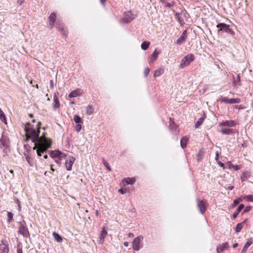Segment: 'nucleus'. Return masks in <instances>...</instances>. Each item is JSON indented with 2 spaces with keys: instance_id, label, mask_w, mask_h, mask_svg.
<instances>
[{
  "instance_id": "obj_20",
  "label": "nucleus",
  "mask_w": 253,
  "mask_h": 253,
  "mask_svg": "<svg viewBox=\"0 0 253 253\" xmlns=\"http://www.w3.org/2000/svg\"><path fill=\"white\" fill-rule=\"evenodd\" d=\"M54 104H53V108L55 109H57L60 107V103L56 95L54 96L53 97Z\"/></svg>"
},
{
  "instance_id": "obj_1",
  "label": "nucleus",
  "mask_w": 253,
  "mask_h": 253,
  "mask_svg": "<svg viewBox=\"0 0 253 253\" xmlns=\"http://www.w3.org/2000/svg\"><path fill=\"white\" fill-rule=\"evenodd\" d=\"M40 124V122H38L37 126V127L34 128L31 126L29 123H28L24 128L26 136L25 141H27L29 139H32V142L35 144L33 149H37V154L39 156L42 155V153L45 152L50 147L51 145L50 140L46 138L44 135L39 137V125Z\"/></svg>"
},
{
  "instance_id": "obj_40",
  "label": "nucleus",
  "mask_w": 253,
  "mask_h": 253,
  "mask_svg": "<svg viewBox=\"0 0 253 253\" xmlns=\"http://www.w3.org/2000/svg\"><path fill=\"white\" fill-rule=\"evenodd\" d=\"M16 203L17 204V205L18 206L19 211H20L21 207V205H20V202L19 200L18 199H16Z\"/></svg>"
},
{
  "instance_id": "obj_30",
  "label": "nucleus",
  "mask_w": 253,
  "mask_h": 253,
  "mask_svg": "<svg viewBox=\"0 0 253 253\" xmlns=\"http://www.w3.org/2000/svg\"><path fill=\"white\" fill-rule=\"evenodd\" d=\"M244 199L248 202H253V195H249L244 197Z\"/></svg>"
},
{
  "instance_id": "obj_28",
  "label": "nucleus",
  "mask_w": 253,
  "mask_h": 253,
  "mask_svg": "<svg viewBox=\"0 0 253 253\" xmlns=\"http://www.w3.org/2000/svg\"><path fill=\"white\" fill-rule=\"evenodd\" d=\"M220 132L223 134H229L233 132V130L229 128H224L221 129Z\"/></svg>"
},
{
  "instance_id": "obj_53",
  "label": "nucleus",
  "mask_w": 253,
  "mask_h": 253,
  "mask_svg": "<svg viewBox=\"0 0 253 253\" xmlns=\"http://www.w3.org/2000/svg\"><path fill=\"white\" fill-rule=\"evenodd\" d=\"M219 165H220L221 167H223L224 165H223V163H220V164H219Z\"/></svg>"
},
{
  "instance_id": "obj_43",
  "label": "nucleus",
  "mask_w": 253,
  "mask_h": 253,
  "mask_svg": "<svg viewBox=\"0 0 253 253\" xmlns=\"http://www.w3.org/2000/svg\"><path fill=\"white\" fill-rule=\"evenodd\" d=\"M54 86L53 81V80H50V86L51 88H53Z\"/></svg>"
},
{
  "instance_id": "obj_44",
  "label": "nucleus",
  "mask_w": 253,
  "mask_h": 253,
  "mask_svg": "<svg viewBox=\"0 0 253 253\" xmlns=\"http://www.w3.org/2000/svg\"><path fill=\"white\" fill-rule=\"evenodd\" d=\"M239 214V213H238L237 212H235V213H234L233 214V218H236L238 215V214Z\"/></svg>"
},
{
  "instance_id": "obj_58",
  "label": "nucleus",
  "mask_w": 253,
  "mask_h": 253,
  "mask_svg": "<svg viewBox=\"0 0 253 253\" xmlns=\"http://www.w3.org/2000/svg\"><path fill=\"white\" fill-rule=\"evenodd\" d=\"M10 172L11 173H13V171L12 170H10Z\"/></svg>"
},
{
  "instance_id": "obj_2",
  "label": "nucleus",
  "mask_w": 253,
  "mask_h": 253,
  "mask_svg": "<svg viewBox=\"0 0 253 253\" xmlns=\"http://www.w3.org/2000/svg\"><path fill=\"white\" fill-rule=\"evenodd\" d=\"M194 60L193 55L190 54L185 56L181 60L180 64V68H183L188 66L192 61Z\"/></svg>"
},
{
  "instance_id": "obj_50",
  "label": "nucleus",
  "mask_w": 253,
  "mask_h": 253,
  "mask_svg": "<svg viewBox=\"0 0 253 253\" xmlns=\"http://www.w3.org/2000/svg\"><path fill=\"white\" fill-rule=\"evenodd\" d=\"M234 187L233 186H230L228 187V189L231 190L233 189Z\"/></svg>"
},
{
  "instance_id": "obj_29",
  "label": "nucleus",
  "mask_w": 253,
  "mask_h": 253,
  "mask_svg": "<svg viewBox=\"0 0 253 253\" xmlns=\"http://www.w3.org/2000/svg\"><path fill=\"white\" fill-rule=\"evenodd\" d=\"M60 155V152L59 151H52L50 153V156L53 158H57Z\"/></svg>"
},
{
  "instance_id": "obj_9",
  "label": "nucleus",
  "mask_w": 253,
  "mask_h": 253,
  "mask_svg": "<svg viewBox=\"0 0 253 253\" xmlns=\"http://www.w3.org/2000/svg\"><path fill=\"white\" fill-rule=\"evenodd\" d=\"M197 207L202 214H204L206 211V203L203 201L197 199Z\"/></svg>"
},
{
  "instance_id": "obj_15",
  "label": "nucleus",
  "mask_w": 253,
  "mask_h": 253,
  "mask_svg": "<svg viewBox=\"0 0 253 253\" xmlns=\"http://www.w3.org/2000/svg\"><path fill=\"white\" fill-rule=\"evenodd\" d=\"M186 34L187 31L186 30L184 31L180 37L177 40L176 44H181L185 42L186 38Z\"/></svg>"
},
{
  "instance_id": "obj_23",
  "label": "nucleus",
  "mask_w": 253,
  "mask_h": 253,
  "mask_svg": "<svg viewBox=\"0 0 253 253\" xmlns=\"http://www.w3.org/2000/svg\"><path fill=\"white\" fill-rule=\"evenodd\" d=\"M188 138L186 136H184L180 140V145L181 147L184 149L186 147Z\"/></svg>"
},
{
  "instance_id": "obj_45",
  "label": "nucleus",
  "mask_w": 253,
  "mask_h": 253,
  "mask_svg": "<svg viewBox=\"0 0 253 253\" xmlns=\"http://www.w3.org/2000/svg\"><path fill=\"white\" fill-rule=\"evenodd\" d=\"M106 0H100V2L101 3V4H102L103 5H104L105 4V3L106 2Z\"/></svg>"
},
{
  "instance_id": "obj_41",
  "label": "nucleus",
  "mask_w": 253,
  "mask_h": 253,
  "mask_svg": "<svg viewBox=\"0 0 253 253\" xmlns=\"http://www.w3.org/2000/svg\"><path fill=\"white\" fill-rule=\"evenodd\" d=\"M26 160H27V161L28 163H29L31 166H33L32 162V161H31V160L30 158H29V157H27L26 158Z\"/></svg>"
},
{
  "instance_id": "obj_6",
  "label": "nucleus",
  "mask_w": 253,
  "mask_h": 253,
  "mask_svg": "<svg viewBox=\"0 0 253 253\" xmlns=\"http://www.w3.org/2000/svg\"><path fill=\"white\" fill-rule=\"evenodd\" d=\"M219 100L221 102H224L227 104H235L238 103L240 101L239 98H228L227 97L221 98Z\"/></svg>"
},
{
  "instance_id": "obj_62",
  "label": "nucleus",
  "mask_w": 253,
  "mask_h": 253,
  "mask_svg": "<svg viewBox=\"0 0 253 253\" xmlns=\"http://www.w3.org/2000/svg\"><path fill=\"white\" fill-rule=\"evenodd\" d=\"M51 170L54 171V169L52 168L51 169Z\"/></svg>"
},
{
  "instance_id": "obj_36",
  "label": "nucleus",
  "mask_w": 253,
  "mask_h": 253,
  "mask_svg": "<svg viewBox=\"0 0 253 253\" xmlns=\"http://www.w3.org/2000/svg\"><path fill=\"white\" fill-rule=\"evenodd\" d=\"M242 199L241 198H239V199L234 201L233 206H235L236 205L238 204L240 202H242Z\"/></svg>"
},
{
  "instance_id": "obj_47",
  "label": "nucleus",
  "mask_w": 253,
  "mask_h": 253,
  "mask_svg": "<svg viewBox=\"0 0 253 253\" xmlns=\"http://www.w3.org/2000/svg\"><path fill=\"white\" fill-rule=\"evenodd\" d=\"M62 34H63L65 36H66H66H67V32H66V31H64L63 30V33H62Z\"/></svg>"
},
{
  "instance_id": "obj_34",
  "label": "nucleus",
  "mask_w": 253,
  "mask_h": 253,
  "mask_svg": "<svg viewBox=\"0 0 253 253\" xmlns=\"http://www.w3.org/2000/svg\"><path fill=\"white\" fill-rule=\"evenodd\" d=\"M82 129V126L80 124H77L75 127V129L77 132H80Z\"/></svg>"
},
{
  "instance_id": "obj_54",
  "label": "nucleus",
  "mask_w": 253,
  "mask_h": 253,
  "mask_svg": "<svg viewBox=\"0 0 253 253\" xmlns=\"http://www.w3.org/2000/svg\"><path fill=\"white\" fill-rule=\"evenodd\" d=\"M95 214H96V215H98V211H95Z\"/></svg>"
},
{
  "instance_id": "obj_12",
  "label": "nucleus",
  "mask_w": 253,
  "mask_h": 253,
  "mask_svg": "<svg viewBox=\"0 0 253 253\" xmlns=\"http://www.w3.org/2000/svg\"><path fill=\"white\" fill-rule=\"evenodd\" d=\"M216 27L220 28V31L223 30L224 32L228 33L231 32V29L229 28V26L225 23H219L217 25Z\"/></svg>"
},
{
  "instance_id": "obj_38",
  "label": "nucleus",
  "mask_w": 253,
  "mask_h": 253,
  "mask_svg": "<svg viewBox=\"0 0 253 253\" xmlns=\"http://www.w3.org/2000/svg\"><path fill=\"white\" fill-rule=\"evenodd\" d=\"M150 72V69L149 68H146L144 69V74L145 77H147Z\"/></svg>"
},
{
  "instance_id": "obj_21",
  "label": "nucleus",
  "mask_w": 253,
  "mask_h": 253,
  "mask_svg": "<svg viewBox=\"0 0 253 253\" xmlns=\"http://www.w3.org/2000/svg\"><path fill=\"white\" fill-rule=\"evenodd\" d=\"M52 235L54 238V239L58 243H61L63 241V239L57 233L54 232L52 233Z\"/></svg>"
},
{
  "instance_id": "obj_24",
  "label": "nucleus",
  "mask_w": 253,
  "mask_h": 253,
  "mask_svg": "<svg viewBox=\"0 0 253 253\" xmlns=\"http://www.w3.org/2000/svg\"><path fill=\"white\" fill-rule=\"evenodd\" d=\"M247 219H245L243 222L237 224L236 227V231L237 232H239L241 231L243 227L244 224L247 221Z\"/></svg>"
},
{
  "instance_id": "obj_10",
  "label": "nucleus",
  "mask_w": 253,
  "mask_h": 253,
  "mask_svg": "<svg viewBox=\"0 0 253 253\" xmlns=\"http://www.w3.org/2000/svg\"><path fill=\"white\" fill-rule=\"evenodd\" d=\"M135 182V179L134 177H127L124 178L121 184L123 186H126L127 184H133Z\"/></svg>"
},
{
  "instance_id": "obj_5",
  "label": "nucleus",
  "mask_w": 253,
  "mask_h": 253,
  "mask_svg": "<svg viewBox=\"0 0 253 253\" xmlns=\"http://www.w3.org/2000/svg\"><path fill=\"white\" fill-rule=\"evenodd\" d=\"M18 233L25 237H28L29 236L28 228L22 223H20V225L19 227Z\"/></svg>"
},
{
  "instance_id": "obj_31",
  "label": "nucleus",
  "mask_w": 253,
  "mask_h": 253,
  "mask_svg": "<svg viewBox=\"0 0 253 253\" xmlns=\"http://www.w3.org/2000/svg\"><path fill=\"white\" fill-rule=\"evenodd\" d=\"M7 216L8 218V222L9 223L13 220V214L11 212H7Z\"/></svg>"
},
{
  "instance_id": "obj_51",
  "label": "nucleus",
  "mask_w": 253,
  "mask_h": 253,
  "mask_svg": "<svg viewBox=\"0 0 253 253\" xmlns=\"http://www.w3.org/2000/svg\"><path fill=\"white\" fill-rule=\"evenodd\" d=\"M218 158V153L216 152L215 160H217Z\"/></svg>"
},
{
  "instance_id": "obj_7",
  "label": "nucleus",
  "mask_w": 253,
  "mask_h": 253,
  "mask_svg": "<svg viewBox=\"0 0 253 253\" xmlns=\"http://www.w3.org/2000/svg\"><path fill=\"white\" fill-rule=\"evenodd\" d=\"M9 251L8 245L6 240H2L0 244V253H8Z\"/></svg>"
},
{
  "instance_id": "obj_60",
  "label": "nucleus",
  "mask_w": 253,
  "mask_h": 253,
  "mask_svg": "<svg viewBox=\"0 0 253 253\" xmlns=\"http://www.w3.org/2000/svg\"><path fill=\"white\" fill-rule=\"evenodd\" d=\"M29 116H30L31 118H32V117H33V115H32V114H29Z\"/></svg>"
},
{
  "instance_id": "obj_46",
  "label": "nucleus",
  "mask_w": 253,
  "mask_h": 253,
  "mask_svg": "<svg viewBox=\"0 0 253 253\" xmlns=\"http://www.w3.org/2000/svg\"><path fill=\"white\" fill-rule=\"evenodd\" d=\"M129 245V243L128 242H125L124 243V245L125 246V247H127Z\"/></svg>"
},
{
  "instance_id": "obj_13",
  "label": "nucleus",
  "mask_w": 253,
  "mask_h": 253,
  "mask_svg": "<svg viewBox=\"0 0 253 253\" xmlns=\"http://www.w3.org/2000/svg\"><path fill=\"white\" fill-rule=\"evenodd\" d=\"M56 20V14L54 13H52L50 15L48 20H49V26L50 29H52L54 26V22Z\"/></svg>"
},
{
  "instance_id": "obj_4",
  "label": "nucleus",
  "mask_w": 253,
  "mask_h": 253,
  "mask_svg": "<svg viewBox=\"0 0 253 253\" xmlns=\"http://www.w3.org/2000/svg\"><path fill=\"white\" fill-rule=\"evenodd\" d=\"M135 17V15L131 12L125 13L124 17L122 19V21L125 23H128L132 21Z\"/></svg>"
},
{
  "instance_id": "obj_37",
  "label": "nucleus",
  "mask_w": 253,
  "mask_h": 253,
  "mask_svg": "<svg viewBox=\"0 0 253 253\" xmlns=\"http://www.w3.org/2000/svg\"><path fill=\"white\" fill-rule=\"evenodd\" d=\"M244 208V205L243 204H240L237 210V212L239 213V212Z\"/></svg>"
},
{
  "instance_id": "obj_42",
  "label": "nucleus",
  "mask_w": 253,
  "mask_h": 253,
  "mask_svg": "<svg viewBox=\"0 0 253 253\" xmlns=\"http://www.w3.org/2000/svg\"><path fill=\"white\" fill-rule=\"evenodd\" d=\"M251 207H247L244 210V212H248V211H249L251 210Z\"/></svg>"
},
{
  "instance_id": "obj_57",
  "label": "nucleus",
  "mask_w": 253,
  "mask_h": 253,
  "mask_svg": "<svg viewBox=\"0 0 253 253\" xmlns=\"http://www.w3.org/2000/svg\"><path fill=\"white\" fill-rule=\"evenodd\" d=\"M169 127L170 129H171V128H172V125L171 123L170 124Z\"/></svg>"
},
{
  "instance_id": "obj_59",
  "label": "nucleus",
  "mask_w": 253,
  "mask_h": 253,
  "mask_svg": "<svg viewBox=\"0 0 253 253\" xmlns=\"http://www.w3.org/2000/svg\"><path fill=\"white\" fill-rule=\"evenodd\" d=\"M71 103V104H74L75 103H74V101H72V102H71V103Z\"/></svg>"
},
{
  "instance_id": "obj_11",
  "label": "nucleus",
  "mask_w": 253,
  "mask_h": 253,
  "mask_svg": "<svg viewBox=\"0 0 253 253\" xmlns=\"http://www.w3.org/2000/svg\"><path fill=\"white\" fill-rule=\"evenodd\" d=\"M107 235V231L106 228L105 227H103L99 235V240L98 241V243L99 244H102L104 242V239Z\"/></svg>"
},
{
  "instance_id": "obj_16",
  "label": "nucleus",
  "mask_w": 253,
  "mask_h": 253,
  "mask_svg": "<svg viewBox=\"0 0 253 253\" xmlns=\"http://www.w3.org/2000/svg\"><path fill=\"white\" fill-rule=\"evenodd\" d=\"M236 125V123L235 121L233 120L229 121H225L222 123H220V126H229V127H233L234 126Z\"/></svg>"
},
{
  "instance_id": "obj_22",
  "label": "nucleus",
  "mask_w": 253,
  "mask_h": 253,
  "mask_svg": "<svg viewBox=\"0 0 253 253\" xmlns=\"http://www.w3.org/2000/svg\"><path fill=\"white\" fill-rule=\"evenodd\" d=\"M80 95V93L79 92V91L78 90H74L72 91H71L69 94V98H73V97H77V96H78Z\"/></svg>"
},
{
  "instance_id": "obj_55",
  "label": "nucleus",
  "mask_w": 253,
  "mask_h": 253,
  "mask_svg": "<svg viewBox=\"0 0 253 253\" xmlns=\"http://www.w3.org/2000/svg\"><path fill=\"white\" fill-rule=\"evenodd\" d=\"M234 168H235V169H236V170H237V169H238V166H235V167H234Z\"/></svg>"
},
{
  "instance_id": "obj_63",
  "label": "nucleus",
  "mask_w": 253,
  "mask_h": 253,
  "mask_svg": "<svg viewBox=\"0 0 253 253\" xmlns=\"http://www.w3.org/2000/svg\"><path fill=\"white\" fill-rule=\"evenodd\" d=\"M30 84H32V81L30 82Z\"/></svg>"
},
{
  "instance_id": "obj_8",
  "label": "nucleus",
  "mask_w": 253,
  "mask_h": 253,
  "mask_svg": "<svg viewBox=\"0 0 253 253\" xmlns=\"http://www.w3.org/2000/svg\"><path fill=\"white\" fill-rule=\"evenodd\" d=\"M75 158L73 157H69L65 162V167L67 170L72 169V166L74 163Z\"/></svg>"
},
{
  "instance_id": "obj_35",
  "label": "nucleus",
  "mask_w": 253,
  "mask_h": 253,
  "mask_svg": "<svg viewBox=\"0 0 253 253\" xmlns=\"http://www.w3.org/2000/svg\"><path fill=\"white\" fill-rule=\"evenodd\" d=\"M0 143L3 145L4 146L6 144V140L5 138L3 137V136H2L1 138H0Z\"/></svg>"
},
{
  "instance_id": "obj_39",
  "label": "nucleus",
  "mask_w": 253,
  "mask_h": 253,
  "mask_svg": "<svg viewBox=\"0 0 253 253\" xmlns=\"http://www.w3.org/2000/svg\"><path fill=\"white\" fill-rule=\"evenodd\" d=\"M118 192L119 193H120L121 194H124L125 193H126V189H123V188H121L119 190H118Z\"/></svg>"
},
{
  "instance_id": "obj_64",
  "label": "nucleus",
  "mask_w": 253,
  "mask_h": 253,
  "mask_svg": "<svg viewBox=\"0 0 253 253\" xmlns=\"http://www.w3.org/2000/svg\"><path fill=\"white\" fill-rule=\"evenodd\" d=\"M32 122H35V120H33Z\"/></svg>"
},
{
  "instance_id": "obj_32",
  "label": "nucleus",
  "mask_w": 253,
  "mask_h": 253,
  "mask_svg": "<svg viewBox=\"0 0 253 253\" xmlns=\"http://www.w3.org/2000/svg\"><path fill=\"white\" fill-rule=\"evenodd\" d=\"M73 120L77 124H79L81 121V118L77 115L74 116Z\"/></svg>"
},
{
  "instance_id": "obj_25",
  "label": "nucleus",
  "mask_w": 253,
  "mask_h": 253,
  "mask_svg": "<svg viewBox=\"0 0 253 253\" xmlns=\"http://www.w3.org/2000/svg\"><path fill=\"white\" fill-rule=\"evenodd\" d=\"M93 108L91 105H88L86 108V114L88 115H90L93 113Z\"/></svg>"
},
{
  "instance_id": "obj_17",
  "label": "nucleus",
  "mask_w": 253,
  "mask_h": 253,
  "mask_svg": "<svg viewBox=\"0 0 253 253\" xmlns=\"http://www.w3.org/2000/svg\"><path fill=\"white\" fill-rule=\"evenodd\" d=\"M228 247V243L225 242L219 245L216 248V252L217 253H220L221 252L224 251Z\"/></svg>"
},
{
  "instance_id": "obj_61",
  "label": "nucleus",
  "mask_w": 253,
  "mask_h": 253,
  "mask_svg": "<svg viewBox=\"0 0 253 253\" xmlns=\"http://www.w3.org/2000/svg\"><path fill=\"white\" fill-rule=\"evenodd\" d=\"M36 87H37V88H38V87H38V84H36Z\"/></svg>"
},
{
  "instance_id": "obj_14",
  "label": "nucleus",
  "mask_w": 253,
  "mask_h": 253,
  "mask_svg": "<svg viewBox=\"0 0 253 253\" xmlns=\"http://www.w3.org/2000/svg\"><path fill=\"white\" fill-rule=\"evenodd\" d=\"M159 53V51L157 50V49H155L151 57L149 59V63H153L155 60H156Z\"/></svg>"
},
{
  "instance_id": "obj_33",
  "label": "nucleus",
  "mask_w": 253,
  "mask_h": 253,
  "mask_svg": "<svg viewBox=\"0 0 253 253\" xmlns=\"http://www.w3.org/2000/svg\"><path fill=\"white\" fill-rule=\"evenodd\" d=\"M103 162L104 166L110 171H111L112 170V169H111L109 163L106 162L104 159L103 160Z\"/></svg>"
},
{
  "instance_id": "obj_18",
  "label": "nucleus",
  "mask_w": 253,
  "mask_h": 253,
  "mask_svg": "<svg viewBox=\"0 0 253 253\" xmlns=\"http://www.w3.org/2000/svg\"><path fill=\"white\" fill-rule=\"evenodd\" d=\"M253 244V241L251 239H248L247 242L245 244L243 249H242L241 253H246L248 248Z\"/></svg>"
},
{
  "instance_id": "obj_56",
  "label": "nucleus",
  "mask_w": 253,
  "mask_h": 253,
  "mask_svg": "<svg viewBox=\"0 0 253 253\" xmlns=\"http://www.w3.org/2000/svg\"><path fill=\"white\" fill-rule=\"evenodd\" d=\"M47 158V155H45L44 156V159H46Z\"/></svg>"
},
{
  "instance_id": "obj_52",
  "label": "nucleus",
  "mask_w": 253,
  "mask_h": 253,
  "mask_svg": "<svg viewBox=\"0 0 253 253\" xmlns=\"http://www.w3.org/2000/svg\"><path fill=\"white\" fill-rule=\"evenodd\" d=\"M18 253H22V250H18Z\"/></svg>"
},
{
  "instance_id": "obj_26",
  "label": "nucleus",
  "mask_w": 253,
  "mask_h": 253,
  "mask_svg": "<svg viewBox=\"0 0 253 253\" xmlns=\"http://www.w3.org/2000/svg\"><path fill=\"white\" fill-rule=\"evenodd\" d=\"M149 44H150L149 42H144L141 43V47L143 50H145L148 48Z\"/></svg>"
},
{
  "instance_id": "obj_48",
  "label": "nucleus",
  "mask_w": 253,
  "mask_h": 253,
  "mask_svg": "<svg viewBox=\"0 0 253 253\" xmlns=\"http://www.w3.org/2000/svg\"><path fill=\"white\" fill-rule=\"evenodd\" d=\"M238 246V244L237 243H235L233 245V247L234 248H236V247H237Z\"/></svg>"
},
{
  "instance_id": "obj_19",
  "label": "nucleus",
  "mask_w": 253,
  "mask_h": 253,
  "mask_svg": "<svg viewBox=\"0 0 253 253\" xmlns=\"http://www.w3.org/2000/svg\"><path fill=\"white\" fill-rule=\"evenodd\" d=\"M165 70L163 68H159L156 70L154 72V77H158L164 74Z\"/></svg>"
},
{
  "instance_id": "obj_49",
  "label": "nucleus",
  "mask_w": 253,
  "mask_h": 253,
  "mask_svg": "<svg viewBox=\"0 0 253 253\" xmlns=\"http://www.w3.org/2000/svg\"><path fill=\"white\" fill-rule=\"evenodd\" d=\"M133 233H129L128 234V237H133Z\"/></svg>"
},
{
  "instance_id": "obj_27",
  "label": "nucleus",
  "mask_w": 253,
  "mask_h": 253,
  "mask_svg": "<svg viewBox=\"0 0 253 253\" xmlns=\"http://www.w3.org/2000/svg\"><path fill=\"white\" fill-rule=\"evenodd\" d=\"M204 120V118L203 117H201L200 119H199V120L197 121V122L195 124V128H198L203 124Z\"/></svg>"
},
{
  "instance_id": "obj_3",
  "label": "nucleus",
  "mask_w": 253,
  "mask_h": 253,
  "mask_svg": "<svg viewBox=\"0 0 253 253\" xmlns=\"http://www.w3.org/2000/svg\"><path fill=\"white\" fill-rule=\"evenodd\" d=\"M143 239V237L140 235L135 238L132 241V248L133 250L138 251L140 249V242Z\"/></svg>"
}]
</instances>
